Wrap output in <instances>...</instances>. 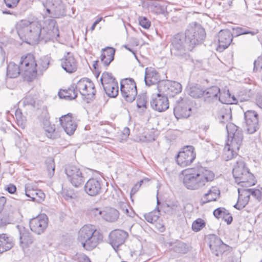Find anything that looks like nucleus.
Wrapping results in <instances>:
<instances>
[{"label": "nucleus", "mask_w": 262, "mask_h": 262, "mask_svg": "<svg viewBox=\"0 0 262 262\" xmlns=\"http://www.w3.org/2000/svg\"><path fill=\"white\" fill-rule=\"evenodd\" d=\"M185 34L187 37L188 40L193 49L194 46L201 43L205 39L206 33L205 30L200 25L195 23L190 24Z\"/></svg>", "instance_id": "6e6552de"}, {"label": "nucleus", "mask_w": 262, "mask_h": 262, "mask_svg": "<svg viewBox=\"0 0 262 262\" xmlns=\"http://www.w3.org/2000/svg\"><path fill=\"white\" fill-rule=\"evenodd\" d=\"M169 81H164L160 82L157 86L158 93L157 94L169 96Z\"/></svg>", "instance_id": "37998d69"}, {"label": "nucleus", "mask_w": 262, "mask_h": 262, "mask_svg": "<svg viewBox=\"0 0 262 262\" xmlns=\"http://www.w3.org/2000/svg\"><path fill=\"white\" fill-rule=\"evenodd\" d=\"M130 134V129L128 127H124L120 135L121 137L119 139V140L121 142H123L126 140L128 138V136Z\"/></svg>", "instance_id": "052dcab7"}, {"label": "nucleus", "mask_w": 262, "mask_h": 262, "mask_svg": "<svg viewBox=\"0 0 262 262\" xmlns=\"http://www.w3.org/2000/svg\"><path fill=\"white\" fill-rule=\"evenodd\" d=\"M61 67L69 73H73L76 71L78 63L72 54L69 52L64 56L61 62Z\"/></svg>", "instance_id": "a878e982"}, {"label": "nucleus", "mask_w": 262, "mask_h": 262, "mask_svg": "<svg viewBox=\"0 0 262 262\" xmlns=\"http://www.w3.org/2000/svg\"><path fill=\"white\" fill-rule=\"evenodd\" d=\"M5 189L11 194L14 193L16 191V187L13 184H9L5 187Z\"/></svg>", "instance_id": "774afa93"}, {"label": "nucleus", "mask_w": 262, "mask_h": 262, "mask_svg": "<svg viewBox=\"0 0 262 262\" xmlns=\"http://www.w3.org/2000/svg\"><path fill=\"white\" fill-rule=\"evenodd\" d=\"M220 89L216 86H213L204 91V100L207 103H211L217 101Z\"/></svg>", "instance_id": "473e14b6"}, {"label": "nucleus", "mask_w": 262, "mask_h": 262, "mask_svg": "<svg viewBox=\"0 0 262 262\" xmlns=\"http://www.w3.org/2000/svg\"><path fill=\"white\" fill-rule=\"evenodd\" d=\"M227 212V209L223 207H220L214 210L213 215L216 218L220 219L221 217H224V215L228 214Z\"/></svg>", "instance_id": "864d4df0"}, {"label": "nucleus", "mask_w": 262, "mask_h": 262, "mask_svg": "<svg viewBox=\"0 0 262 262\" xmlns=\"http://www.w3.org/2000/svg\"><path fill=\"white\" fill-rule=\"evenodd\" d=\"M47 136L49 138H54L55 127L54 124H51L44 128Z\"/></svg>", "instance_id": "5fc2aeb1"}, {"label": "nucleus", "mask_w": 262, "mask_h": 262, "mask_svg": "<svg viewBox=\"0 0 262 262\" xmlns=\"http://www.w3.org/2000/svg\"><path fill=\"white\" fill-rule=\"evenodd\" d=\"M232 34L235 35L236 36L248 34H250L252 35H254L257 34L258 32V31L257 29H254L253 31H250L245 28L239 27L232 28Z\"/></svg>", "instance_id": "ea45409f"}, {"label": "nucleus", "mask_w": 262, "mask_h": 262, "mask_svg": "<svg viewBox=\"0 0 262 262\" xmlns=\"http://www.w3.org/2000/svg\"><path fill=\"white\" fill-rule=\"evenodd\" d=\"M39 36V42L47 43L57 41L59 31L56 21L54 19L49 18L44 21L42 25L40 24Z\"/></svg>", "instance_id": "0eeeda50"}, {"label": "nucleus", "mask_w": 262, "mask_h": 262, "mask_svg": "<svg viewBox=\"0 0 262 262\" xmlns=\"http://www.w3.org/2000/svg\"><path fill=\"white\" fill-rule=\"evenodd\" d=\"M170 55L172 60L179 64L192 62V58L189 52L192 46L188 40L186 34L178 33L173 35L170 41Z\"/></svg>", "instance_id": "f257e3e1"}, {"label": "nucleus", "mask_w": 262, "mask_h": 262, "mask_svg": "<svg viewBox=\"0 0 262 262\" xmlns=\"http://www.w3.org/2000/svg\"><path fill=\"white\" fill-rule=\"evenodd\" d=\"M18 66L13 62H10L7 68L6 76L10 78H14L18 77L21 72L25 75V70L21 67V60Z\"/></svg>", "instance_id": "c85d7f7f"}, {"label": "nucleus", "mask_w": 262, "mask_h": 262, "mask_svg": "<svg viewBox=\"0 0 262 262\" xmlns=\"http://www.w3.org/2000/svg\"><path fill=\"white\" fill-rule=\"evenodd\" d=\"M150 103L151 108L159 112H164L169 107L168 98L160 94H153Z\"/></svg>", "instance_id": "6ab92c4d"}, {"label": "nucleus", "mask_w": 262, "mask_h": 262, "mask_svg": "<svg viewBox=\"0 0 262 262\" xmlns=\"http://www.w3.org/2000/svg\"><path fill=\"white\" fill-rule=\"evenodd\" d=\"M15 115H16V118L17 119L18 125H20L21 126L24 127L26 119H25V117H23L21 116V113H20V114H18V112L16 111Z\"/></svg>", "instance_id": "338daca9"}, {"label": "nucleus", "mask_w": 262, "mask_h": 262, "mask_svg": "<svg viewBox=\"0 0 262 262\" xmlns=\"http://www.w3.org/2000/svg\"><path fill=\"white\" fill-rule=\"evenodd\" d=\"M30 227L32 231L37 234L43 233L48 225V217L45 214H40L30 221Z\"/></svg>", "instance_id": "dca6fc26"}, {"label": "nucleus", "mask_w": 262, "mask_h": 262, "mask_svg": "<svg viewBox=\"0 0 262 262\" xmlns=\"http://www.w3.org/2000/svg\"><path fill=\"white\" fill-rule=\"evenodd\" d=\"M65 172L68 181L75 187L82 186L85 182V179L80 169L74 165L66 167Z\"/></svg>", "instance_id": "f8f14e48"}, {"label": "nucleus", "mask_w": 262, "mask_h": 262, "mask_svg": "<svg viewBox=\"0 0 262 262\" xmlns=\"http://www.w3.org/2000/svg\"><path fill=\"white\" fill-rule=\"evenodd\" d=\"M106 94L110 97L115 98L118 95L119 88L117 81L103 86Z\"/></svg>", "instance_id": "f704fd0d"}, {"label": "nucleus", "mask_w": 262, "mask_h": 262, "mask_svg": "<svg viewBox=\"0 0 262 262\" xmlns=\"http://www.w3.org/2000/svg\"><path fill=\"white\" fill-rule=\"evenodd\" d=\"M196 154L192 146L184 147L176 156V161L178 165L185 167L191 164L195 159Z\"/></svg>", "instance_id": "4468645a"}, {"label": "nucleus", "mask_w": 262, "mask_h": 262, "mask_svg": "<svg viewBox=\"0 0 262 262\" xmlns=\"http://www.w3.org/2000/svg\"><path fill=\"white\" fill-rule=\"evenodd\" d=\"M246 128L248 133L253 134L259 127L257 113L252 110H248L244 113Z\"/></svg>", "instance_id": "a211bd4d"}, {"label": "nucleus", "mask_w": 262, "mask_h": 262, "mask_svg": "<svg viewBox=\"0 0 262 262\" xmlns=\"http://www.w3.org/2000/svg\"><path fill=\"white\" fill-rule=\"evenodd\" d=\"M187 172L184 176L183 183L190 190L201 188L213 181L215 177L212 171L201 165H196L188 169Z\"/></svg>", "instance_id": "f03ea898"}, {"label": "nucleus", "mask_w": 262, "mask_h": 262, "mask_svg": "<svg viewBox=\"0 0 262 262\" xmlns=\"http://www.w3.org/2000/svg\"><path fill=\"white\" fill-rule=\"evenodd\" d=\"M14 245L12 237L7 234H0V254L10 250Z\"/></svg>", "instance_id": "c756f323"}, {"label": "nucleus", "mask_w": 262, "mask_h": 262, "mask_svg": "<svg viewBox=\"0 0 262 262\" xmlns=\"http://www.w3.org/2000/svg\"><path fill=\"white\" fill-rule=\"evenodd\" d=\"M128 236L127 232L124 230L119 229L114 230L109 234V243L115 249V248H118L125 242Z\"/></svg>", "instance_id": "aec40b11"}, {"label": "nucleus", "mask_w": 262, "mask_h": 262, "mask_svg": "<svg viewBox=\"0 0 262 262\" xmlns=\"http://www.w3.org/2000/svg\"><path fill=\"white\" fill-rule=\"evenodd\" d=\"M77 90L86 98L92 99L96 93L94 83L88 78H82L75 84Z\"/></svg>", "instance_id": "ddd939ff"}, {"label": "nucleus", "mask_w": 262, "mask_h": 262, "mask_svg": "<svg viewBox=\"0 0 262 262\" xmlns=\"http://www.w3.org/2000/svg\"><path fill=\"white\" fill-rule=\"evenodd\" d=\"M217 101L223 104H231L232 100L230 98L229 91L228 90L227 91L224 90L222 92L220 91V93L219 94Z\"/></svg>", "instance_id": "c03bdc74"}, {"label": "nucleus", "mask_w": 262, "mask_h": 262, "mask_svg": "<svg viewBox=\"0 0 262 262\" xmlns=\"http://www.w3.org/2000/svg\"><path fill=\"white\" fill-rule=\"evenodd\" d=\"M9 213L1 217L0 216V227H4L10 224Z\"/></svg>", "instance_id": "69168bd1"}, {"label": "nucleus", "mask_w": 262, "mask_h": 262, "mask_svg": "<svg viewBox=\"0 0 262 262\" xmlns=\"http://www.w3.org/2000/svg\"><path fill=\"white\" fill-rule=\"evenodd\" d=\"M187 91L188 94L194 98H200L204 94V90L198 84L190 86Z\"/></svg>", "instance_id": "e433bc0d"}, {"label": "nucleus", "mask_w": 262, "mask_h": 262, "mask_svg": "<svg viewBox=\"0 0 262 262\" xmlns=\"http://www.w3.org/2000/svg\"><path fill=\"white\" fill-rule=\"evenodd\" d=\"M160 215L159 209H155L150 212L144 215L145 219L150 223L156 222L159 218Z\"/></svg>", "instance_id": "49530a36"}, {"label": "nucleus", "mask_w": 262, "mask_h": 262, "mask_svg": "<svg viewBox=\"0 0 262 262\" xmlns=\"http://www.w3.org/2000/svg\"><path fill=\"white\" fill-rule=\"evenodd\" d=\"M20 103H23L24 105H33L35 101L31 96H27L20 101Z\"/></svg>", "instance_id": "e2e57ef3"}, {"label": "nucleus", "mask_w": 262, "mask_h": 262, "mask_svg": "<svg viewBox=\"0 0 262 262\" xmlns=\"http://www.w3.org/2000/svg\"><path fill=\"white\" fill-rule=\"evenodd\" d=\"M76 258L79 262H91L89 257L83 253H77Z\"/></svg>", "instance_id": "0e129e2a"}, {"label": "nucleus", "mask_w": 262, "mask_h": 262, "mask_svg": "<svg viewBox=\"0 0 262 262\" xmlns=\"http://www.w3.org/2000/svg\"><path fill=\"white\" fill-rule=\"evenodd\" d=\"M19 234V245L25 249L31 245L34 241V238L29 230L21 225L16 226Z\"/></svg>", "instance_id": "b1692460"}, {"label": "nucleus", "mask_w": 262, "mask_h": 262, "mask_svg": "<svg viewBox=\"0 0 262 262\" xmlns=\"http://www.w3.org/2000/svg\"><path fill=\"white\" fill-rule=\"evenodd\" d=\"M233 39V34L228 29L221 30L218 33L219 46L217 50L222 52L227 49L231 43Z\"/></svg>", "instance_id": "5701e85b"}, {"label": "nucleus", "mask_w": 262, "mask_h": 262, "mask_svg": "<svg viewBox=\"0 0 262 262\" xmlns=\"http://www.w3.org/2000/svg\"><path fill=\"white\" fill-rule=\"evenodd\" d=\"M50 60L47 56H43L36 61L34 56L28 54L21 58V67L25 70V76L32 80L37 74L41 75L46 70L49 65Z\"/></svg>", "instance_id": "7ed1b4c3"}, {"label": "nucleus", "mask_w": 262, "mask_h": 262, "mask_svg": "<svg viewBox=\"0 0 262 262\" xmlns=\"http://www.w3.org/2000/svg\"><path fill=\"white\" fill-rule=\"evenodd\" d=\"M209 246L215 255L219 256L228 250L229 246L224 244L222 241L215 235H211L209 237Z\"/></svg>", "instance_id": "f3484780"}, {"label": "nucleus", "mask_w": 262, "mask_h": 262, "mask_svg": "<svg viewBox=\"0 0 262 262\" xmlns=\"http://www.w3.org/2000/svg\"><path fill=\"white\" fill-rule=\"evenodd\" d=\"M45 7L51 17L59 18L66 15L65 6L61 0H47Z\"/></svg>", "instance_id": "9b49d317"}, {"label": "nucleus", "mask_w": 262, "mask_h": 262, "mask_svg": "<svg viewBox=\"0 0 262 262\" xmlns=\"http://www.w3.org/2000/svg\"><path fill=\"white\" fill-rule=\"evenodd\" d=\"M100 80L102 86L117 81L115 78L112 75V74L107 72H104L102 73Z\"/></svg>", "instance_id": "a18cd8bd"}, {"label": "nucleus", "mask_w": 262, "mask_h": 262, "mask_svg": "<svg viewBox=\"0 0 262 262\" xmlns=\"http://www.w3.org/2000/svg\"><path fill=\"white\" fill-rule=\"evenodd\" d=\"M77 92L78 90L75 83H73L68 89L60 91L58 93V96L60 98L73 100L77 97Z\"/></svg>", "instance_id": "72a5a7b5"}, {"label": "nucleus", "mask_w": 262, "mask_h": 262, "mask_svg": "<svg viewBox=\"0 0 262 262\" xmlns=\"http://www.w3.org/2000/svg\"><path fill=\"white\" fill-rule=\"evenodd\" d=\"M169 96L173 97L175 95L180 93L182 91L181 84L177 81H169Z\"/></svg>", "instance_id": "a19ab883"}, {"label": "nucleus", "mask_w": 262, "mask_h": 262, "mask_svg": "<svg viewBox=\"0 0 262 262\" xmlns=\"http://www.w3.org/2000/svg\"><path fill=\"white\" fill-rule=\"evenodd\" d=\"M102 181L97 178L90 179L84 185L85 192L90 196H96L102 191Z\"/></svg>", "instance_id": "412c9836"}, {"label": "nucleus", "mask_w": 262, "mask_h": 262, "mask_svg": "<svg viewBox=\"0 0 262 262\" xmlns=\"http://www.w3.org/2000/svg\"><path fill=\"white\" fill-rule=\"evenodd\" d=\"M102 239V234L92 225H84L78 232V241L87 251L94 249Z\"/></svg>", "instance_id": "39448f33"}, {"label": "nucleus", "mask_w": 262, "mask_h": 262, "mask_svg": "<svg viewBox=\"0 0 262 262\" xmlns=\"http://www.w3.org/2000/svg\"><path fill=\"white\" fill-rule=\"evenodd\" d=\"M25 194L31 199V200L37 203H40L44 200L45 194L40 189H34L30 184H27L25 188Z\"/></svg>", "instance_id": "393cba45"}, {"label": "nucleus", "mask_w": 262, "mask_h": 262, "mask_svg": "<svg viewBox=\"0 0 262 262\" xmlns=\"http://www.w3.org/2000/svg\"><path fill=\"white\" fill-rule=\"evenodd\" d=\"M249 201V198L247 192L245 190L241 194H239L237 202L234 205V207L238 210H241L244 208Z\"/></svg>", "instance_id": "4c0bfd02"}, {"label": "nucleus", "mask_w": 262, "mask_h": 262, "mask_svg": "<svg viewBox=\"0 0 262 262\" xmlns=\"http://www.w3.org/2000/svg\"><path fill=\"white\" fill-rule=\"evenodd\" d=\"M231 116L229 111H226L225 113L222 112L219 116L220 121L221 123H224L225 120L228 121L231 118Z\"/></svg>", "instance_id": "680f3d73"}, {"label": "nucleus", "mask_w": 262, "mask_h": 262, "mask_svg": "<svg viewBox=\"0 0 262 262\" xmlns=\"http://www.w3.org/2000/svg\"><path fill=\"white\" fill-rule=\"evenodd\" d=\"M159 78L157 71L153 68H146L145 70L144 81L146 85L150 86L157 83Z\"/></svg>", "instance_id": "2f4dec72"}, {"label": "nucleus", "mask_w": 262, "mask_h": 262, "mask_svg": "<svg viewBox=\"0 0 262 262\" xmlns=\"http://www.w3.org/2000/svg\"><path fill=\"white\" fill-rule=\"evenodd\" d=\"M172 249L176 253L185 254L189 250V247L184 243L178 242L172 245Z\"/></svg>", "instance_id": "58836bf2"}, {"label": "nucleus", "mask_w": 262, "mask_h": 262, "mask_svg": "<svg viewBox=\"0 0 262 262\" xmlns=\"http://www.w3.org/2000/svg\"><path fill=\"white\" fill-rule=\"evenodd\" d=\"M147 103V96L146 93L140 94L137 99V105L138 107L146 108V104Z\"/></svg>", "instance_id": "de8ad7c7"}, {"label": "nucleus", "mask_w": 262, "mask_h": 262, "mask_svg": "<svg viewBox=\"0 0 262 262\" xmlns=\"http://www.w3.org/2000/svg\"><path fill=\"white\" fill-rule=\"evenodd\" d=\"M238 150L239 149H234L231 144L226 143L224 149L223 158L226 161L232 159L237 155Z\"/></svg>", "instance_id": "c9c22d12"}, {"label": "nucleus", "mask_w": 262, "mask_h": 262, "mask_svg": "<svg viewBox=\"0 0 262 262\" xmlns=\"http://www.w3.org/2000/svg\"><path fill=\"white\" fill-rule=\"evenodd\" d=\"M115 50L112 47L102 49L100 55L101 62L105 67H107L114 59Z\"/></svg>", "instance_id": "cd10ccee"}, {"label": "nucleus", "mask_w": 262, "mask_h": 262, "mask_svg": "<svg viewBox=\"0 0 262 262\" xmlns=\"http://www.w3.org/2000/svg\"><path fill=\"white\" fill-rule=\"evenodd\" d=\"M245 192H247L248 197L250 198V195H252L258 201L261 200V192L259 189H247L245 190Z\"/></svg>", "instance_id": "8fccbe9b"}, {"label": "nucleus", "mask_w": 262, "mask_h": 262, "mask_svg": "<svg viewBox=\"0 0 262 262\" xmlns=\"http://www.w3.org/2000/svg\"><path fill=\"white\" fill-rule=\"evenodd\" d=\"M191 108L188 98H180L176 102V105L173 108V114L178 119L187 118L190 116Z\"/></svg>", "instance_id": "2eb2a0df"}, {"label": "nucleus", "mask_w": 262, "mask_h": 262, "mask_svg": "<svg viewBox=\"0 0 262 262\" xmlns=\"http://www.w3.org/2000/svg\"><path fill=\"white\" fill-rule=\"evenodd\" d=\"M226 129L228 137L226 143L231 144L235 149H239L243 139L242 129L231 123L227 124Z\"/></svg>", "instance_id": "1a4fd4ad"}, {"label": "nucleus", "mask_w": 262, "mask_h": 262, "mask_svg": "<svg viewBox=\"0 0 262 262\" xmlns=\"http://www.w3.org/2000/svg\"><path fill=\"white\" fill-rule=\"evenodd\" d=\"M120 91L122 97L126 101L132 102L137 95L136 82L133 78H126L121 81Z\"/></svg>", "instance_id": "9d476101"}, {"label": "nucleus", "mask_w": 262, "mask_h": 262, "mask_svg": "<svg viewBox=\"0 0 262 262\" xmlns=\"http://www.w3.org/2000/svg\"><path fill=\"white\" fill-rule=\"evenodd\" d=\"M62 195L66 200L75 199L77 196L74 191L72 189H64L63 190Z\"/></svg>", "instance_id": "3c124183"}, {"label": "nucleus", "mask_w": 262, "mask_h": 262, "mask_svg": "<svg viewBox=\"0 0 262 262\" xmlns=\"http://www.w3.org/2000/svg\"><path fill=\"white\" fill-rule=\"evenodd\" d=\"M256 92V86L253 84L250 88L242 89L238 93L237 98L241 102L247 101L253 97Z\"/></svg>", "instance_id": "7c9ffc66"}, {"label": "nucleus", "mask_w": 262, "mask_h": 262, "mask_svg": "<svg viewBox=\"0 0 262 262\" xmlns=\"http://www.w3.org/2000/svg\"><path fill=\"white\" fill-rule=\"evenodd\" d=\"M59 122L65 132L69 135H73L77 128V123L71 113L62 115L59 118Z\"/></svg>", "instance_id": "4be33fe9"}, {"label": "nucleus", "mask_w": 262, "mask_h": 262, "mask_svg": "<svg viewBox=\"0 0 262 262\" xmlns=\"http://www.w3.org/2000/svg\"><path fill=\"white\" fill-rule=\"evenodd\" d=\"M47 169L50 176H53L55 171L54 161L53 159H49L46 161Z\"/></svg>", "instance_id": "603ef678"}, {"label": "nucleus", "mask_w": 262, "mask_h": 262, "mask_svg": "<svg viewBox=\"0 0 262 262\" xmlns=\"http://www.w3.org/2000/svg\"><path fill=\"white\" fill-rule=\"evenodd\" d=\"M205 226V223L203 220L199 218L194 221L192 224V229L195 232L199 231Z\"/></svg>", "instance_id": "09e8293b"}, {"label": "nucleus", "mask_w": 262, "mask_h": 262, "mask_svg": "<svg viewBox=\"0 0 262 262\" xmlns=\"http://www.w3.org/2000/svg\"><path fill=\"white\" fill-rule=\"evenodd\" d=\"M180 207L176 204H172L167 205L166 211L169 214H176L179 211Z\"/></svg>", "instance_id": "4d7b16f0"}, {"label": "nucleus", "mask_w": 262, "mask_h": 262, "mask_svg": "<svg viewBox=\"0 0 262 262\" xmlns=\"http://www.w3.org/2000/svg\"><path fill=\"white\" fill-rule=\"evenodd\" d=\"M232 173L235 182L243 186H250L255 184L254 176L249 171L242 160H237L235 163Z\"/></svg>", "instance_id": "423d86ee"}, {"label": "nucleus", "mask_w": 262, "mask_h": 262, "mask_svg": "<svg viewBox=\"0 0 262 262\" xmlns=\"http://www.w3.org/2000/svg\"><path fill=\"white\" fill-rule=\"evenodd\" d=\"M262 70V56H260L254 62L253 71H260Z\"/></svg>", "instance_id": "13d9d810"}, {"label": "nucleus", "mask_w": 262, "mask_h": 262, "mask_svg": "<svg viewBox=\"0 0 262 262\" xmlns=\"http://www.w3.org/2000/svg\"><path fill=\"white\" fill-rule=\"evenodd\" d=\"M139 22L140 25L144 29H148L150 26V21L146 17H139Z\"/></svg>", "instance_id": "bf43d9fd"}, {"label": "nucleus", "mask_w": 262, "mask_h": 262, "mask_svg": "<svg viewBox=\"0 0 262 262\" xmlns=\"http://www.w3.org/2000/svg\"><path fill=\"white\" fill-rule=\"evenodd\" d=\"M90 213L92 216L99 219L101 217H104V212L98 208H94L90 210Z\"/></svg>", "instance_id": "6e6d98bb"}, {"label": "nucleus", "mask_w": 262, "mask_h": 262, "mask_svg": "<svg viewBox=\"0 0 262 262\" xmlns=\"http://www.w3.org/2000/svg\"><path fill=\"white\" fill-rule=\"evenodd\" d=\"M17 32L20 38L29 45L39 42L40 23L39 21L21 20L16 26Z\"/></svg>", "instance_id": "20e7f679"}, {"label": "nucleus", "mask_w": 262, "mask_h": 262, "mask_svg": "<svg viewBox=\"0 0 262 262\" xmlns=\"http://www.w3.org/2000/svg\"><path fill=\"white\" fill-rule=\"evenodd\" d=\"M220 196V190L216 186H212L205 193L201 199V203L203 205L207 203L216 201Z\"/></svg>", "instance_id": "bb28decb"}, {"label": "nucleus", "mask_w": 262, "mask_h": 262, "mask_svg": "<svg viewBox=\"0 0 262 262\" xmlns=\"http://www.w3.org/2000/svg\"><path fill=\"white\" fill-rule=\"evenodd\" d=\"M119 212L115 208H111L104 214V219L106 221L114 222L116 221L119 217Z\"/></svg>", "instance_id": "79ce46f5"}]
</instances>
